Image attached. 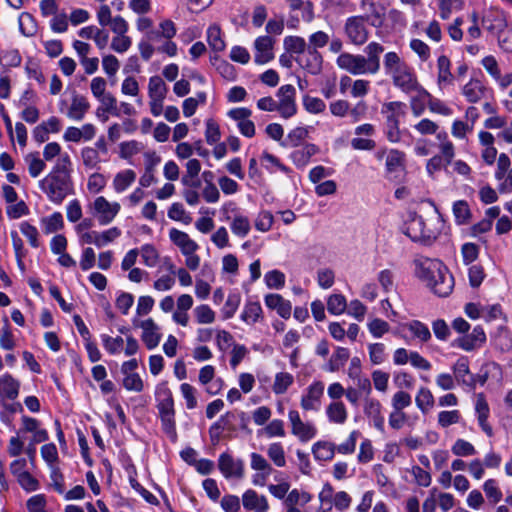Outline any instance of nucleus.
I'll return each instance as SVG.
<instances>
[{"mask_svg": "<svg viewBox=\"0 0 512 512\" xmlns=\"http://www.w3.org/2000/svg\"><path fill=\"white\" fill-rule=\"evenodd\" d=\"M71 171V158L69 155H64L54 163L52 170L39 181V188L50 202L60 205L73 192Z\"/></svg>", "mask_w": 512, "mask_h": 512, "instance_id": "obj_1", "label": "nucleus"}, {"mask_svg": "<svg viewBox=\"0 0 512 512\" xmlns=\"http://www.w3.org/2000/svg\"><path fill=\"white\" fill-rule=\"evenodd\" d=\"M414 264L416 276L436 295L446 297L452 292L454 278L442 261L420 257Z\"/></svg>", "mask_w": 512, "mask_h": 512, "instance_id": "obj_2", "label": "nucleus"}, {"mask_svg": "<svg viewBox=\"0 0 512 512\" xmlns=\"http://www.w3.org/2000/svg\"><path fill=\"white\" fill-rule=\"evenodd\" d=\"M385 75L388 76L394 87L405 94H412L413 90L423 91L417 74L412 66L404 61L396 52H387L383 59ZM422 94H425L422 92Z\"/></svg>", "mask_w": 512, "mask_h": 512, "instance_id": "obj_3", "label": "nucleus"}, {"mask_svg": "<svg viewBox=\"0 0 512 512\" xmlns=\"http://www.w3.org/2000/svg\"><path fill=\"white\" fill-rule=\"evenodd\" d=\"M155 401L162 429L170 439L175 441L177 438V432L174 399L172 391L166 381H162L156 385Z\"/></svg>", "mask_w": 512, "mask_h": 512, "instance_id": "obj_4", "label": "nucleus"}, {"mask_svg": "<svg viewBox=\"0 0 512 512\" xmlns=\"http://www.w3.org/2000/svg\"><path fill=\"white\" fill-rule=\"evenodd\" d=\"M90 214L102 225H108L114 221L119 214L120 203L108 201L104 196H97L88 206Z\"/></svg>", "mask_w": 512, "mask_h": 512, "instance_id": "obj_5", "label": "nucleus"}, {"mask_svg": "<svg viewBox=\"0 0 512 512\" xmlns=\"http://www.w3.org/2000/svg\"><path fill=\"white\" fill-rule=\"evenodd\" d=\"M367 16H350L343 26L344 35L347 40L356 46H361L367 42L369 38V27L367 24Z\"/></svg>", "mask_w": 512, "mask_h": 512, "instance_id": "obj_6", "label": "nucleus"}, {"mask_svg": "<svg viewBox=\"0 0 512 512\" xmlns=\"http://www.w3.org/2000/svg\"><path fill=\"white\" fill-rule=\"evenodd\" d=\"M337 66L352 75H374L365 56L361 54L341 53L336 59Z\"/></svg>", "mask_w": 512, "mask_h": 512, "instance_id": "obj_7", "label": "nucleus"}, {"mask_svg": "<svg viewBox=\"0 0 512 512\" xmlns=\"http://www.w3.org/2000/svg\"><path fill=\"white\" fill-rule=\"evenodd\" d=\"M277 112L282 118L289 119L297 113L296 89L287 84L281 86L276 92Z\"/></svg>", "mask_w": 512, "mask_h": 512, "instance_id": "obj_8", "label": "nucleus"}, {"mask_svg": "<svg viewBox=\"0 0 512 512\" xmlns=\"http://www.w3.org/2000/svg\"><path fill=\"white\" fill-rule=\"evenodd\" d=\"M288 420L291 427V434L300 442L306 443L316 437V426L312 422L303 421L299 411L290 409L288 412Z\"/></svg>", "mask_w": 512, "mask_h": 512, "instance_id": "obj_9", "label": "nucleus"}, {"mask_svg": "<svg viewBox=\"0 0 512 512\" xmlns=\"http://www.w3.org/2000/svg\"><path fill=\"white\" fill-rule=\"evenodd\" d=\"M325 384L320 380H314L303 391L300 399V407L303 411L318 412L321 409Z\"/></svg>", "mask_w": 512, "mask_h": 512, "instance_id": "obj_10", "label": "nucleus"}, {"mask_svg": "<svg viewBox=\"0 0 512 512\" xmlns=\"http://www.w3.org/2000/svg\"><path fill=\"white\" fill-rule=\"evenodd\" d=\"M319 501L324 503H333L338 512L347 511L352 503V497L346 491L334 492L331 484H324L322 490L318 494Z\"/></svg>", "mask_w": 512, "mask_h": 512, "instance_id": "obj_11", "label": "nucleus"}, {"mask_svg": "<svg viewBox=\"0 0 512 512\" xmlns=\"http://www.w3.org/2000/svg\"><path fill=\"white\" fill-rule=\"evenodd\" d=\"M251 115L252 111L246 107L232 108L227 112V116L237 123L239 132L247 138L254 137L256 133L255 124L250 120Z\"/></svg>", "mask_w": 512, "mask_h": 512, "instance_id": "obj_12", "label": "nucleus"}, {"mask_svg": "<svg viewBox=\"0 0 512 512\" xmlns=\"http://www.w3.org/2000/svg\"><path fill=\"white\" fill-rule=\"evenodd\" d=\"M218 467L222 475L229 479H242L244 476V462L241 459H235L229 453H222L218 459Z\"/></svg>", "mask_w": 512, "mask_h": 512, "instance_id": "obj_13", "label": "nucleus"}, {"mask_svg": "<svg viewBox=\"0 0 512 512\" xmlns=\"http://www.w3.org/2000/svg\"><path fill=\"white\" fill-rule=\"evenodd\" d=\"M482 26L491 34L499 37L507 27L506 15L502 10L491 8L482 17Z\"/></svg>", "mask_w": 512, "mask_h": 512, "instance_id": "obj_14", "label": "nucleus"}, {"mask_svg": "<svg viewBox=\"0 0 512 512\" xmlns=\"http://www.w3.org/2000/svg\"><path fill=\"white\" fill-rule=\"evenodd\" d=\"M133 324L142 329L141 339L144 342L147 349L152 350L156 348L161 340V332L159 326L154 322L153 319L148 318L140 321L133 320Z\"/></svg>", "mask_w": 512, "mask_h": 512, "instance_id": "obj_15", "label": "nucleus"}, {"mask_svg": "<svg viewBox=\"0 0 512 512\" xmlns=\"http://www.w3.org/2000/svg\"><path fill=\"white\" fill-rule=\"evenodd\" d=\"M121 236V230L118 227H111L102 232L90 231L89 233H82V243L94 244L98 248H102L109 243H112Z\"/></svg>", "mask_w": 512, "mask_h": 512, "instance_id": "obj_16", "label": "nucleus"}, {"mask_svg": "<svg viewBox=\"0 0 512 512\" xmlns=\"http://www.w3.org/2000/svg\"><path fill=\"white\" fill-rule=\"evenodd\" d=\"M453 376L457 384L474 388L476 385V377L470 372L469 360L467 357H460L452 366Z\"/></svg>", "mask_w": 512, "mask_h": 512, "instance_id": "obj_17", "label": "nucleus"}, {"mask_svg": "<svg viewBox=\"0 0 512 512\" xmlns=\"http://www.w3.org/2000/svg\"><path fill=\"white\" fill-rule=\"evenodd\" d=\"M274 40L270 36H259L254 41V60L257 64H266L274 58Z\"/></svg>", "mask_w": 512, "mask_h": 512, "instance_id": "obj_18", "label": "nucleus"}, {"mask_svg": "<svg viewBox=\"0 0 512 512\" xmlns=\"http://www.w3.org/2000/svg\"><path fill=\"white\" fill-rule=\"evenodd\" d=\"M423 225L424 218L414 212H411L408 214V217L404 222L402 231L413 242L422 244V239H425V234H422Z\"/></svg>", "mask_w": 512, "mask_h": 512, "instance_id": "obj_19", "label": "nucleus"}, {"mask_svg": "<svg viewBox=\"0 0 512 512\" xmlns=\"http://www.w3.org/2000/svg\"><path fill=\"white\" fill-rule=\"evenodd\" d=\"M228 207H232L231 211L234 213L233 219L230 223L232 233L240 238L246 237L251 230L249 218L239 212L238 208L235 207L233 203L225 204L222 210L225 211Z\"/></svg>", "mask_w": 512, "mask_h": 512, "instance_id": "obj_20", "label": "nucleus"}, {"mask_svg": "<svg viewBox=\"0 0 512 512\" xmlns=\"http://www.w3.org/2000/svg\"><path fill=\"white\" fill-rule=\"evenodd\" d=\"M176 34V24L171 19L165 18L159 22L158 29L153 28L145 38L155 44L162 43L165 39L174 38Z\"/></svg>", "mask_w": 512, "mask_h": 512, "instance_id": "obj_21", "label": "nucleus"}, {"mask_svg": "<svg viewBox=\"0 0 512 512\" xmlns=\"http://www.w3.org/2000/svg\"><path fill=\"white\" fill-rule=\"evenodd\" d=\"M475 414L482 431L488 436L493 435L492 426L488 423L490 408L483 393H479L475 400Z\"/></svg>", "mask_w": 512, "mask_h": 512, "instance_id": "obj_22", "label": "nucleus"}, {"mask_svg": "<svg viewBox=\"0 0 512 512\" xmlns=\"http://www.w3.org/2000/svg\"><path fill=\"white\" fill-rule=\"evenodd\" d=\"M243 507L249 512H268L269 503L264 495L253 489L246 490L242 495Z\"/></svg>", "mask_w": 512, "mask_h": 512, "instance_id": "obj_23", "label": "nucleus"}, {"mask_svg": "<svg viewBox=\"0 0 512 512\" xmlns=\"http://www.w3.org/2000/svg\"><path fill=\"white\" fill-rule=\"evenodd\" d=\"M444 228V220L440 214L424 219L422 234H425V239H422V244L431 245L441 234Z\"/></svg>", "mask_w": 512, "mask_h": 512, "instance_id": "obj_24", "label": "nucleus"}, {"mask_svg": "<svg viewBox=\"0 0 512 512\" xmlns=\"http://www.w3.org/2000/svg\"><path fill=\"white\" fill-rule=\"evenodd\" d=\"M454 83V76L451 73V61L446 55L437 59V85L440 90H445Z\"/></svg>", "mask_w": 512, "mask_h": 512, "instance_id": "obj_25", "label": "nucleus"}, {"mask_svg": "<svg viewBox=\"0 0 512 512\" xmlns=\"http://www.w3.org/2000/svg\"><path fill=\"white\" fill-rule=\"evenodd\" d=\"M90 109V103L83 95L74 93L65 115L73 121H82Z\"/></svg>", "mask_w": 512, "mask_h": 512, "instance_id": "obj_26", "label": "nucleus"}, {"mask_svg": "<svg viewBox=\"0 0 512 512\" xmlns=\"http://www.w3.org/2000/svg\"><path fill=\"white\" fill-rule=\"evenodd\" d=\"M169 239L179 248L182 254L199 249V245L186 232L177 228H171L169 230Z\"/></svg>", "mask_w": 512, "mask_h": 512, "instance_id": "obj_27", "label": "nucleus"}, {"mask_svg": "<svg viewBox=\"0 0 512 512\" xmlns=\"http://www.w3.org/2000/svg\"><path fill=\"white\" fill-rule=\"evenodd\" d=\"M487 87L479 79H470L462 87V95L470 103H477L486 97Z\"/></svg>", "mask_w": 512, "mask_h": 512, "instance_id": "obj_28", "label": "nucleus"}, {"mask_svg": "<svg viewBox=\"0 0 512 512\" xmlns=\"http://www.w3.org/2000/svg\"><path fill=\"white\" fill-rule=\"evenodd\" d=\"M329 42V36L327 33L323 31H317L310 35L309 37V45L313 48V52H310L314 59V65L311 67L310 71L312 73H317L320 70L321 66V57L316 52L317 48H322L326 46Z\"/></svg>", "mask_w": 512, "mask_h": 512, "instance_id": "obj_29", "label": "nucleus"}, {"mask_svg": "<svg viewBox=\"0 0 512 512\" xmlns=\"http://www.w3.org/2000/svg\"><path fill=\"white\" fill-rule=\"evenodd\" d=\"M265 305L272 310H276L277 314L288 319L291 315V304L288 300H285L280 294H267L264 298Z\"/></svg>", "mask_w": 512, "mask_h": 512, "instance_id": "obj_30", "label": "nucleus"}, {"mask_svg": "<svg viewBox=\"0 0 512 512\" xmlns=\"http://www.w3.org/2000/svg\"><path fill=\"white\" fill-rule=\"evenodd\" d=\"M317 152L318 147L316 145L307 143L292 151L290 159L297 168H304L310 162L311 157Z\"/></svg>", "mask_w": 512, "mask_h": 512, "instance_id": "obj_31", "label": "nucleus"}, {"mask_svg": "<svg viewBox=\"0 0 512 512\" xmlns=\"http://www.w3.org/2000/svg\"><path fill=\"white\" fill-rule=\"evenodd\" d=\"M136 180V173L132 169H124L116 173L112 181L115 193L120 194L126 191Z\"/></svg>", "mask_w": 512, "mask_h": 512, "instance_id": "obj_32", "label": "nucleus"}, {"mask_svg": "<svg viewBox=\"0 0 512 512\" xmlns=\"http://www.w3.org/2000/svg\"><path fill=\"white\" fill-rule=\"evenodd\" d=\"M382 113L386 115L387 123L399 124L400 118L406 113V104L401 101H391L383 104Z\"/></svg>", "mask_w": 512, "mask_h": 512, "instance_id": "obj_33", "label": "nucleus"}, {"mask_svg": "<svg viewBox=\"0 0 512 512\" xmlns=\"http://www.w3.org/2000/svg\"><path fill=\"white\" fill-rule=\"evenodd\" d=\"M329 422L334 424H344L348 418V412L342 401H332L325 410Z\"/></svg>", "mask_w": 512, "mask_h": 512, "instance_id": "obj_34", "label": "nucleus"}, {"mask_svg": "<svg viewBox=\"0 0 512 512\" xmlns=\"http://www.w3.org/2000/svg\"><path fill=\"white\" fill-rule=\"evenodd\" d=\"M263 310L258 301H247L240 318L247 325H254L262 318Z\"/></svg>", "mask_w": 512, "mask_h": 512, "instance_id": "obj_35", "label": "nucleus"}, {"mask_svg": "<svg viewBox=\"0 0 512 512\" xmlns=\"http://www.w3.org/2000/svg\"><path fill=\"white\" fill-rule=\"evenodd\" d=\"M384 51L383 46L378 42H370L364 52L366 53L365 60L370 68L377 74L380 70V55Z\"/></svg>", "mask_w": 512, "mask_h": 512, "instance_id": "obj_36", "label": "nucleus"}, {"mask_svg": "<svg viewBox=\"0 0 512 512\" xmlns=\"http://www.w3.org/2000/svg\"><path fill=\"white\" fill-rule=\"evenodd\" d=\"M20 384L10 374L0 377V397L10 400L15 399L19 393Z\"/></svg>", "mask_w": 512, "mask_h": 512, "instance_id": "obj_37", "label": "nucleus"}, {"mask_svg": "<svg viewBox=\"0 0 512 512\" xmlns=\"http://www.w3.org/2000/svg\"><path fill=\"white\" fill-rule=\"evenodd\" d=\"M350 352L347 348L337 347L326 364L325 370L329 372L339 371L348 361Z\"/></svg>", "mask_w": 512, "mask_h": 512, "instance_id": "obj_38", "label": "nucleus"}, {"mask_svg": "<svg viewBox=\"0 0 512 512\" xmlns=\"http://www.w3.org/2000/svg\"><path fill=\"white\" fill-rule=\"evenodd\" d=\"M415 404L423 414H427L435 404V399L430 389L420 387L415 396Z\"/></svg>", "mask_w": 512, "mask_h": 512, "instance_id": "obj_39", "label": "nucleus"}, {"mask_svg": "<svg viewBox=\"0 0 512 512\" xmlns=\"http://www.w3.org/2000/svg\"><path fill=\"white\" fill-rule=\"evenodd\" d=\"M336 447L328 441H318L312 446V453L316 460L330 461L335 455Z\"/></svg>", "mask_w": 512, "mask_h": 512, "instance_id": "obj_40", "label": "nucleus"}, {"mask_svg": "<svg viewBox=\"0 0 512 512\" xmlns=\"http://www.w3.org/2000/svg\"><path fill=\"white\" fill-rule=\"evenodd\" d=\"M403 329H407L414 339L421 342H427L431 338V333L428 326L419 320H412L403 325Z\"/></svg>", "mask_w": 512, "mask_h": 512, "instance_id": "obj_41", "label": "nucleus"}, {"mask_svg": "<svg viewBox=\"0 0 512 512\" xmlns=\"http://www.w3.org/2000/svg\"><path fill=\"white\" fill-rule=\"evenodd\" d=\"M423 92L425 94H422L421 90H413L415 95L411 96L409 101L411 112L415 117H419L424 113L425 102L428 103V98H430V93L424 87Z\"/></svg>", "mask_w": 512, "mask_h": 512, "instance_id": "obj_42", "label": "nucleus"}, {"mask_svg": "<svg viewBox=\"0 0 512 512\" xmlns=\"http://www.w3.org/2000/svg\"><path fill=\"white\" fill-rule=\"evenodd\" d=\"M311 499L312 496L310 493L295 488L288 492L286 498L283 501V505L304 507L311 501Z\"/></svg>", "mask_w": 512, "mask_h": 512, "instance_id": "obj_43", "label": "nucleus"}, {"mask_svg": "<svg viewBox=\"0 0 512 512\" xmlns=\"http://www.w3.org/2000/svg\"><path fill=\"white\" fill-rule=\"evenodd\" d=\"M461 421L462 415L457 409L442 410L437 415V425L442 429H446L451 425L459 424Z\"/></svg>", "mask_w": 512, "mask_h": 512, "instance_id": "obj_44", "label": "nucleus"}, {"mask_svg": "<svg viewBox=\"0 0 512 512\" xmlns=\"http://www.w3.org/2000/svg\"><path fill=\"white\" fill-rule=\"evenodd\" d=\"M201 170V164L197 159H189L186 163V175L182 177V183L186 186L197 188L200 184L199 181H193L198 176Z\"/></svg>", "mask_w": 512, "mask_h": 512, "instance_id": "obj_45", "label": "nucleus"}, {"mask_svg": "<svg viewBox=\"0 0 512 512\" xmlns=\"http://www.w3.org/2000/svg\"><path fill=\"white\" fill-rule=\"evenodd\" d=\"M167 87L165 82L159 76H152L148 82L149 99H165Z\"/></svg>", "mask_w": 512, "mask_h": 512, "instance_id": "obj_46", "label": "nucleus"}, {"mask_svg": "<svg viewBox=\"0 0 512 512\" xmlns=\"http://www.w3.org/2000/svg\"><path fill=\"white\" fill-rule=\"evenodd\" d=\"M41 224L45 234L57 232L64 226L63 216L60 212H54L53 214L42 218Z\"/></svg>", "mask_w": 512, "mask_h": 512, "instance_id": "obj_47", "label": "nucleus"}, {"mask_svg": "<svg viewBox=\"0 0 512 512\" xmlns=\"http://www.w3.org/2000/svg\"><path fill=\"white\" fill-rule=\"evenodd\" d=\"M207 41L209 46L216 52L225 49V42L222 38L221 29L217 25H211L207 29Z\"/></svg>", "mask_w": 512, "mask_h": 512, "instance_id": "obj_48", "label": "nucleus"}, {"mask_svg": "<svg viewBox=\"0 0 512 512\" xmlns=\"http://www.w3.org/2000/svg\"><path fill=\"white\" fill-rule=\"evenodd\" d=\"M294 377L288 372H279L275 375L272 390L276 395L284 394L293 384Z\"/></svg>", "mask_w": 512, "mask_h": 512, "instance_id": "obj_49", "label": "nucleus"}, {"mask_svg": "<svg viewBox=\"0 0 512 512\" xmlns=\"http://www.w3.org/2000/svg\"><path fill=\"white\" fill-rule=\"evenodd\" d=\"M452 211H453V215L455 218V222L458 225L466 224L471 217V211H470L469 205L464 200H458V201L454 202Z\"/></svg>", "mask_w": 512, "mask_h": 512, "instance_id": "obj_50", "label": "nucleus"}, {"mask_svg": "<svg viewBox=\"0 0 512 512\" xmlns=\"http://www.w3.org/2000/svg\"><path fill=\"white\" fill-rule=\"evenodd\" d=\"M267 455L275 466L284 467L286 465L285 451L280 442H273L269 444L267 448Z\"/></svg>", "mask_w": 512, "mask_h": 512, "instance_id": "obj_51", "label": "nucleus"}, {"mask_svg": "<svg viewBox=\"0 0 512 512\" xmlns=\"http://www.w3.org/2000/svg\"><path fill=\"white\" fill-rule=\"evenodd\" d=\"M101 341L105 351L110 355H117L124 348V339L120 336L111 337L107 334H102Z\"/></svg>", "mask_w": 512, "mask_h": 512, "instance_id": "obj_52", "label": "nucleus"}, {"mask_svg": "<svg viewBox=\"0 0 512 512\" xmlns=\"http://www.w3.org/2000/svg\"><path fill=\"white\" fill-rule=\"evenodd\" d=\"M261 163L263 167L270 173H274L276 170H280L284 173L289 172V168L281 163V161L273 154L264 151L261 155Z\"/></svg>", "mask_w": 512, "mask_h": 512, "instance_id": "obj_53", "label": "nucleus"}, {"mask_svg": "<svg viewBox=\"0 0 512 512\" xmlns=\"http://www.w3.org/2000/svg\"><path fill=\"white\" fill-rule=\"evenodd\" d=\"M346 298L339 293L332 294L327 299V310L332 315H341L346 311Z\"/></svg>", "mask_w": 512, "mask_h": 512, "instance_id": "obj_54", "label": "nucleus"}, {"mask_svg": "<svg viewBox=\"0 0 512 512\" xmlns=\"http://www.w3.org/2000/svg\"><path fill=\"white\" fill-rule=\"evenodd\" d=\"M483 491L491 504H497L502 500L503 494L495 479H487L483 483Z\"/></svg>", "mask_w": 512, "mask_h": 512, "instance_id": "obj_55", "label": "nucleus"}, {"mask_svg": "<svg viewBox=\"0 0 512 512\" xmlns=\"http://www.w3.org/2000/svg\"><path fill=\"white\" fill-rule=\"evenodd\" d=\"M308 134L309 131L306 127H296L288 133L286 140L282 145L297 148L308 137Z\"/></svg>", "mask_w": 512, "mask_h": 512, "instance_id": "obj_56", "label": "nucleus"}, {"mask_svg": "<svg viewBox=\"0 0 512 512\" xmlns=\"http://www.w3.org/2000/svg\"><path fill=\"white\" fill-rule=\"evenodd\" d=\"M138 251L145 266L153 268L158 264L159 253L153 245L145 244Z\"/></svg>", "mask_w": 512, "mask_h": 512, "instance_id": "obj_57", "label": "nucleus"}, {"mask_svg": "<svg viewBox=\"0 0 512 512\" xmlns=\"http://www.w3.org/2000/svg\"><path fill=\"white\" fill-rule=\"evenodd\" d=\"M25 162L28 165V171L31 177H38L45 169V162L40 159L37 152L30 153L25 157Z\"/></svg>", "mask_w": 512, "mask_h": 512, "instance_id": "obj_58", "label": "nucleus"}, {"mask_svg": "<svg viewBox=\"0 0 512 512\" xmlns=\"http://www.w3.org/2000/svg\"><path fill=\"white\" fill-rule=\"evenodd\" d=\"M167 215L171 220L179 221L186 225L190 224L192 221V217L190 216V214L179 202H175L169 207Z\"/></svg>", "mask_w": 512, "mask_h": 512, "instance_id": "obj_59", "label": "nucleus"}, {"mask_svg": "<svg viewBox=\"0 0 512 512\" xmlns=\"http://www.w3.org/2000/svg\"><path fill=\"white\" fill-rule=\"evenodd\" d=\"M405 154L402 151L391 149L386 157V170L392 173L404 166Z\"/></svg>", "mask_w": 512, "mask_h": 512, "instance_id": "obj_60", "label": "nucleus"}, {"mask_svg": "<svg viewBox=\"0 0 512 512\" xmlns=\"http://www.w3.org/2000/svg\"><path fill=\"white\" fill-rule=\"evenodd\" d=\"M451 451L455 456L468 457L474 456L477 451L472 443L465 439H457L451 447Z\"/></svg>", "mask_w": 512, "mask_h": 512, "instance_id": "obj_61", "label": "nucleus"}, {"mask_svg": "<svg viewBox=\"0 0 512 512\" xmlns=\"http://www.w3.org/2000/svg\"><path fill=\"white\" fill-rule=\"evenodd\" d=\"M19 229L20 232L27 238L31 247L38 248L40 246L39 231L34 225L30 224L28 221H22L19 224Z\"/></svg>", "mask_w": 512, "mask_h": 512, "instance_id": "obj_62", "label": "nucleus"}, {"mask_svg": "<svg viewBox=\"0 0 512 512\" xmlns=\"http://www.w3.org/2000/svg\"><path fill=\"white\" fill-rule=\"evenodd\" d=\"M180 393L185 400L186 408L192 410L197 407V390L189 383H182L180 385Z\"/></svg>", "mask_w": 512, "mask_h": 512, "instance_id": "obj_63", "label": "nucleus"}, {"mask_svg": "<svg viewBox=\"0 0 512 512\" xmlns=\"http://www.w3.org/2000/svg\"><path fill=\"white\" fill-rule=\"evenodd\" d=\"M284 48L289 53L301 54L306 49V41L299 36H287L283 41Z\"/></svg>", "mask_w": 512, "mask_h": 512, "instance_id": "obj_64", "label": "nucleus"}]
</instances>
